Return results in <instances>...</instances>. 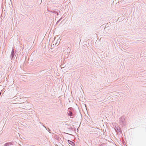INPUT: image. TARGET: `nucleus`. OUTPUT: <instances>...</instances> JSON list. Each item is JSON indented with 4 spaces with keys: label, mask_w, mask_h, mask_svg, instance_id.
Returning <instances> with one entry per match:
<instances>
[{
    "label": "nucleus",
    "mask_w": 146,
    "mask_h": 146,
    "mask_svg": "<svg viewBox=\"0 0 146 146\" xmlns=\"http://www.w3.org/2000/svg\"><path fill=\"white\" fill-rule=\"evenodd\" d=\"M68 142L72 146H74V143L72 141H70L69 140H68Z\"/></svg>",
    "instance_id": "1"
},
{
    "label": "nucleus",
    "mask_w": 146,
    "mask_h": 146,
    "mask_svg": "<svg viewBox=\"0 0 146 146\" xmlns=\"http://www.w3.org/2000/svg\"><path fill=\"white\" fill-rule=\"evenodd\" d=\"M12 145V143H5L4 146H9V145Z\"/></svg>",
    "instance_id": "2"
}]
</instances>
